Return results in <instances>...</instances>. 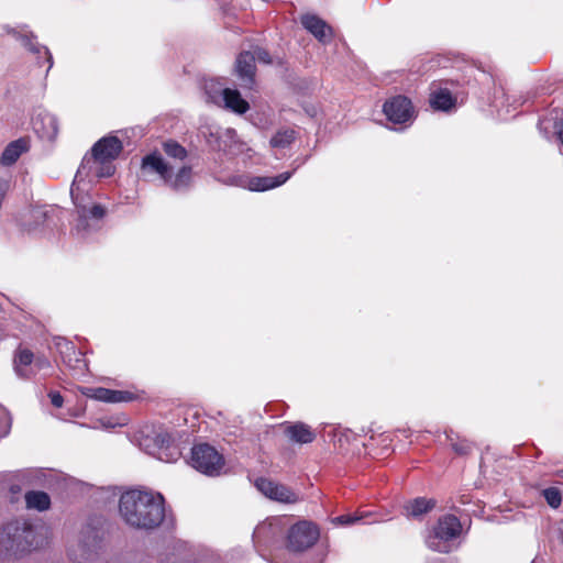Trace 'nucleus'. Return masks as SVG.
<instances>
[{
	"instance_id": "obj_34",
	"label": "nucleus",
	"mask_w": 563,
	"mask_h": 563,
	"mask_svg": "<svg viewBox=\"0 0 563 563\" xmlns=\"http://www.w3.org/2000/svg\"><path fill=\"white\" fill-rule=\"evenodd\" d=\"M273 500L285 503V504H295L298 501L297 495H267Z\"/></svg>"
},
{
	"instance_id": "obj_3",
	"label": "nucleus",
	"mask_w": 563,
	"mask_h": 563,
	"mask_svg": "<svg viewBox=\"0 0 563 563\" xmlns=\"http://www.w3.org/2000/svg\"><path fill=\"white\" fill-rule=\"evenodd\" d=\"M462 532L460 520L453 515H446L439 519L432 533L427 539L430 549L438 552H449V541L456 539Z\"/></svg>"
},
{
	"instance_id": "obj_33",
	"label": "nucleus",
	"mask_w": 563,
	"mask_h": 563,
	"mask_svg": "<svg viewBox=\"0 0 563 563\" xmlns=\"http://www.w3.org/2000/svg\"><path fill=\"white\" fill-rule=\"evenodd\" d=\"M272 527L269 525H261L255 528L253 533V540L257 544L262 542V538L266 536L271 531Z\"/></svg>"
},
{
	"instance_id": "obj_18",
	"label": "nucleus",
	"mask_w": 563,
	"mask_h": 563,
	"mask_svg": "<svg viewBox=\"0 0 563 563\" xmlns=\"http://www.w3.org/2000/svg\"><path fill=\"white\" fill-rule=\"evenodd\" d=\"M429 102L434 110L449 111L455 107L456 98L448 88H439L430 93Z\"/></svg>"
},
{
	"instance_id": "obj_16",
	"label": "nucleus",
	"mask_w": 563,
	"mask_h": 563,
	"mask_svg": "<svg viewBox=\"0 0 563 563\" xmlns=\"http://www.w3.org/2000/svg\"><path fill=\"white\" fill-rule=\"evenodd\" d=\"M33 361L34 353L30 349L22 347L20 345L14 352L13 357V365L16 375L21 378H31L33 375H35V372L32 367Z\"/></svg>"
},
{
	"instance_id": "obj_25",
	"label": "nucleus",
	"mask_w": 563,
	"mask_h": 563,
	"mask_svg": "<svg viewBox=\"0 0 563 563\" xmlns=\"http://www.w3.org/2000/svg\"><path fill=\"white\" fill-rule=\"evenodd\" d=\"M70 194H71L73 201L76 205V207L78 208V212L80 213L81 217L89 216L90 218H93V219H102L104 217L106 209L103 206L96 203L89 210H87L85 206H81L78 203V195L75 194V190L73 188H71Z\"/></svg>"
},
{
	"instance_id": "obj_30",
	"label": "nucleus",
	"mask_w": 563,
	"mask_h": 563,
	"mask_svg": "<svg viewBox=\"0 0 563 563\" xmlns=\"http://www.w3.org/2000/svg\"><path fill=\"white\" fill-rule=\"evenodd\" d=\"M107 493H152V490L143 485L134 486H110Z\"/></svg>"
},
{
	"instance_id": "obj_2",
	"label": "nucleus",
	"mask_w": 563,
	"mask_h": 563,
	"mask_svg": "<svg viewBox=\"0 0 563 563\" xmlns=\"http://www.w3.org/2000/svg\"><path fill=\"white\" fill-rule=\"evenodd\" d=\"M120 514L135 528L151 529L164 518L163 495H121Z\"/></svg>"
},
{
	"instance_id": "obj_12",
	"label": "nucleus",
	"mask_w": 563,
	"mask_h": 563,
	"mask_svg": "<svg viewBox=\"0 0 563 563\" xmlns=\"http://www.w3.org/2000/svg\"><path fill=\"white\" fill-rule=\"evenodd\" d=\"M300 23L321 43H328L333 37L332 27L316 14L307 13L301 15Z\"/></svg>"
},
{
	"instance_id": "obj_40",
	"label": "nucleus",
	"mask_w": 563,
	"mask_h": 563,
	"mask_svg": "<svg viewBox=\"0 0 563 563\" xmlns=\"http://www.w3.org/2000/svg\"><path fill=\"white\" fill-rule=\"evenodd\" d=\"M341 523H351L353 519L350 516H341L336 518Z\"/></svg>"
},
{
	"instance_id": "obj_23",
	"label": "nucleus",
	"mask_w": 563,
	"mask_h": 563,
	"mask_svg": "<svg viewBox=\"0 0 563 563\" xmlns=\"http://www.w3.org/2000/svg\"><path fill=\"white\" fill-rule=\"evenodd\" d=\"M192 177V168L191 166L185 165L178 169L175 177L170 173V180H165L164 183L168 185L174 190H179L183 188H187L190 185Z\"/></svg>"
},
{
	"instance_id": "obj_5",
	"label": "nucleus",
	"mask_w": 563,
	"mask_h": 563,
	"mask_svg": "<svg viewBox=\"0 0 563 563\" xmlns=\"http://www.w3.org/2000/svg\"><path fill=\"white\" fill-rule=\"evenodd\" d=\"M97 532L91 528L84 529L68 545V558L74 563H86L91 560L98 545Z\"/></svg>"
},
{
	"instance_id": "obj_19",
	"label": "nucleus",
	"mask_w": 563,
	"mask_h": 563,
	"mask_svg": "<svg viewBox=\"0 0 563 563\" xmlns=\"http://www.w3.org/2000/svg\"><path fill=\"white\" fill-rule=\"evenodd\" d=\"M224 104L228 109L238 114H244L249 111V102L242 98L236 89L225 88L222 92Z\"/></svg>"
},
{
	"instance_id": "obj_28",
	"label": "nucleus",
	"mask_w": 563,
	"mask_h": 563,
	"mask_svg": "<svg viewBox=\"0 0 563 563\" xmlns=\"http://www.w3.org/2000/svg\"><path fill=\"white\" fill-rule=\"evenodd\" d=\"M254 485L260 493H286L284 486H278L266 477L256 478Z\"/></svg>"
},
{
	"instance_id": "obj_44",
	"label": "nucleus",
	"mask_w": 563,
	"mask_h": 563,
	"mask_svg": "<svg viewBox=\"0 0 563 563\" xmlns=\"http://www.w3.org/2000/svg\"><path fill=\"white\" fill-rule=\"evenodd\" d=\"M560 477L563 478V470L560 472Z\"/></svg>"
},
{
	"instance_id": "obj_22",
	"label": "nucleus",
	"mask_w": 563,
	"mask_h": 563,
	"mask_svg": "<svg viewBox=\"0 0 563 563\" xmlns=\"http://www.w3.org/2000/svg\"><path fill=\"white\" fill-rule=\"evenodd\" d=\"M26 474L24 472H4L0 473V490H8V493H21L22 487L20 483L24 482Z\"/></svg>"
},
{
	"instance_id": "obj_15",
	"label": "nucleus",
	"mask_w": 563,
	"mask_h": 563,
	"mask_svg": "<svg viewBox=\"0 0 563 563\" xmlns=\"http://www.w3.org/2000/svg\"><path fill=\"white\" fill-rule=\"evenodd\" d=\"M292 172H284L277 176H253L249 178L246 188L251 191H266L284 185Z\"/></svg>"
},
{
	"instance_id": "obj_8",
	"label": "nucleus",
	"mask_w": 563,
	"mask_h": 563,
	"mask_svg": "<svg viewBox=\"0 0 563 563\" xmlns=\"http://www.w3.org/2000/svg\"><path fill=\"white\" fill-rule=\"evenodd\" d=\"M122 151L123 144L121 140L113 135L100 139L93 144L91 148L95 161L101 164L110 163L117 159Z\"/></svg>"
},
{
	"instance_id": "obj_39",
	"label": "nucleus",
	"mask_w": 563,
	"mask_h": 563,
	"mask_svg": "<svg viewBox=\"0 0 563 563\" xmlns=\"http://www.w3.org/2000/svg\"><path fill=\"white\" fill-rule=\"evenodd\" d=\"M114 172V167L111 166V165H108L106 167V172L104 173H101L100 176H111Z\"/></svg>"
},
{
	"instance_id": "obj_7",
	"label": "nucleus",
	"mask_w": 563,
	"mask_h": 563,
	"mask_svg": "<svg viewBox=\"0 0 563 563\" xmlns=\"http://www.w3.org/2000/svg\"><path fill=\"white\" fill-rule=\"evenodd\" d=\"M319 538V530L308 521L294 525L288 533V548L291 551L300 552L312 547Z\"/></svg>"
},
{
	"instance_id": "obj_32",
	"label": "nucleus",
	"mask_w": 563,
	"mask_h": 563,
	"mask_svg": "<svg viewBox=\"0 0 563 563\" xmlns=\"http://www.w3.org/2000/svg\"><path fill=\"white\" fill-rule=\"evenodd\" d=\"M252 54L255 55V60L257 59L258 62L264 63V64L272 63V57L265 48L257 46L254 48V52Z\"/></svg>"
},
{
	"instance_id": "obj_27",
	"label": "nucleus",
	"mask_w": 563,
	"mask_h": 563,
	"mask_svg": "<svg viewBox=\"0 0 563 563\" xmlns=\"http://www.w3.org/2000/svg\"><path fill=\"white\" fill-rule=\"evenodd\" d=\"M25 505L29 509L47 510L51 506L49 495H25Z\"/></svg>"
},
{
	"instance_id": "obj_37",
	"label": "nucleus",
	"mask_w": 563,
	"mask_h": 563,
	"mask_svg": "<svg viewBox=\"0 0 563 563\" xmlns=\"http://www.w3.org/2000/svg\"><path fill=\"white\" fill-rule=\"evenodd\" d=\"M43 53H44V55L46 57V60L48 63V68L47 69H49L53 66V56H52V54H51V52L48 51L47 47H43Z\"/></svg>"
},
{
	"instance_id": "obj_21",
	"label": "nucleus",
	"mask_w": 563,
	"mask_h": 563,
	"mask_svg": "<svg viewBox=\"0 0 563 563\" xmlns=\"http://www.w3.org/2000/svg\"><path fill=\"white\" fill-rule=\"evenodd\" d=\"M445 435L451 449L459 456H468L476 448L473 441L463 438L453 431L446 432Z\"/></svg>"
},
{
	"instance_id": "obj_26",
	"label": "nucleus",
	"mask_w": 563,
	"mask_h": 563,
	"mask_svg": "<svg viewBox=\"0 0 563 563\" xmlns=\"http://www.w3.org/2000/svg\"><path fill=\"white\" fill-rule=\"evenodd\" d=\"M163 151L168 157L184 161L188 156L187 150L175 140H167L162 144Z\"/></svg>"
},
{
	"instance_id": "obj_14",
	"label": "nucleus",
	"mask_w": 563,
	"mask_h": 563,
	"mask_svg": "<svg viewBox=\"0 0 563 563\" xmlns=\"http://www.w3.org/2000/svg\"><path fill=\"white\" fill-rule=\"evenodd\" d=\"M63 363L76 375H84L88 371L85 354L73 343H67L60 351Z\"/></svg>"
},
{
	"instance_id": "obj_17",
	"label": "nucleus",
	"mask_w": 563,
	"mask_h": 563,
	"mask_svg": "<svg viewBox=\"0 0 563 563\" xmlns=\"http://www.w3.org/2000/svg\"><path fill=\"white\" fill-rule=\"evenodd\" d=\"M437 505V501L433 498L427 496H419L411 500H409L404 506V514L408 518L418 519L423 515L431 511Z\"/></svg>"
},
{
	"instance_id": "obj_24",
	"label": "nucleus",
	"mask_w": 563,
	"mask_h": 563,
	"mask_svg": "<svg viewBox=\"0 0 563 563\" xmlns=\"http://www.w3.org/2000/svg\"><path fill=\"white\" fill-rule=\"evenodd\" d=\"M297 133L294 129H280L271 139L269 144L274 148H285L295 142Z\"/></svg>"
},
{
	"instance_id": "obj_36",
	"label": "nucleus",
	"mask_w": 563,
	"mask_h": 563,
	"mask_svg": "<svg viewBox=\"0 0 563 563\" xmlns=\"http://www.w3.org/2000/svg\"><path fill=\"white\" fill-rule=\"evenodd\" d=\"M549 506L558 508L562 503V495H544Z\"/></svg>"
},
{
	"instance_id": "obj_11",
	"label": "nucleus",
	"mask_w": 563,
	"mask_h": 563,
	"mask_svg": "<svg viewBox=\"0 0 563 563\" xmlns=\"http://www.w3.org/2000/svg\"><path fill=\"white\" fill-rule=\"evenodd\" d=\"M140 169L143 176L157 174L163 181L170 180V172L173 170L158 151L143 156Z\"/></svg>"
},
{
	"instance_id": "obj_43",
	"label": "nucleus",
	"mask_w": 563,
	"mask_h": 563,
	"mask_svg": "<svg viewBox=\"0 0 563 563\" xmlns=\"http://www.w3.org/2000/svg\"><path fill=\"white\" fill-rule=\"evenodd\" d=\"M27 493L35 494V493H42V492L41 490H29Z\"/></svg>"
},
{
	"instance_id": "obj_35",
	"label": "nucleus",
	"mask_w": 563,
	"mask_h": 563,
	"mask_svg": "<svg viewBox=\"0 0 563 563\" xmlns=\"http://www.w3.org/2000/svg\"><path fill=\"white\" fill-rule=\"evenodd\" d=\"M48 397L51 399V402L54 407L60 408L64 405V397L60 395L59 391H51L48 394Z\"/></svg>"
},
{
	"instance_id": "obj_41",
	"label": "nucleus",
	"mask_w": 563,
	"mask_h": 563,
	"mask_svg": "<svg viewBox=\"0 0 563 563\" xmlns=\"http://www.w3.org/2000/svg\"><path fill=\"white\" fill-rule=\"evenodd\" d=\"M32 211H33V212H35V213H40V214H41V216H43V217L45 216V213H44V212H42V211H40L38 209H33Z\"/></svg>"
},
{
	"instance_id": "obj_42",
	"label": "nucleus",
	"mask_w": 563,
	"mask_h": 563,
	"mask_svg": "<svg viewBox=\"0 0 563 563\" xmlns=\"http://www.w3.org/2000/svg\"><path fill=\"white\" fill-rule=\"evenodd\" d=\"M80 492L85 490L86 489V486L85 485H81L79 488H78Z\"/></svg>"
},
{
	"instance_id": "obj_9",
	"label": "nucleus",
	"mask_w": 563,
	"mask_h": 563,
	"mask_svg": "<svg viewBox=\"0 0 563 563\" xmlns=\"http://www.w3.org/2000/svg\"><path fill=\"white\" fill-rule=\"evenodd\" d=\"M235 75L241 87L251 89L255 84L256 65L255 55L250 51L241 52L235 59Z\"/></svg>"
},
{
	"instance_id": "obj_20",
	"label": "nucleus",
	"mask_w": 563,
	"mask_h": 563,
	"mask_svg": "<svg viewBox=\"0 0 563 563\" xmlns=\"http://www.w3.org/2000/svg\"><path fill=\"white\" fill-rule=\"evenodd\" d=\"M26 151L27 142L24 139L12 141L3 150L0 162L4 166H10Z\"/></svg>"
},
{
	"instance_id": "obj_10",
	"label": "nucleus",
	"mask_w": 563,
	"mask_h": 563,
	"mask_svg": "<svg viewBox=\"0 0 563 563\" xmlns=\"http://www.w3.org/2000/svg\"><path fill=\"white\" fill-rule=\"evenodd\" d=\"M80 393L87 398L108 404L128 402L134 399L133 394L130 391L104 387H81Z\"/></svg>"
},
{
	"instance_id": "obj_4",
	"label": "nucleus",
	"mask_w": 563,
	"mask_h": 563,
	"mask_svg": "<svg viewBox=\"0 0 563 563\" xmlns=\"http://www.w3.org/2000/svg\"><path fill=\"white\" fill-rule=\"evenodd\" d=\"M191 464L201 473H219L224 464L223 456L210 444H196L191 449Z\"/></svg>"
},
{
	"instance_id": "obj_29",
	"label": "nucleus",
	"mask_w": 563,
	"mask_h": 563,
	"mask_svg": "<svg viewBox=\"0 0 563 563\" xmlns=\"http://www.w3.org/2000/svg\"><path fill=\"white\" fill-rule=\"evenodd\" d=\"M12 419L10 412L0 406V439L9 434L11 430Z\"/></svg>"
},
{
	"instance_id": "obj_1",
	"label": "nucleus",
	"mask_w": 563,
	"mask_h": 563,
	"mask_svg": "<svg viewBox=\"0 0 563 563\" xmlns=\"http://www.w3.org/2000/svg\"><path fill=\"white\" fill-rule=\"evenodd\" d=\"M51 533L44 525L13 521L0 532V553L19 555L37 550L48 543Z\"/></svg>"
},
{
	"instance_id": "obj_31",
	"label": "nucleus",
	"mask_w": 563,
	"mask_h": 563,
	"mask_svg": "<svg viewBox=\"0 0 563 563\" xmlns=\"http://www.w3.org/2000/svg\"><path fill=\"white\" fill-rule=\"evenodd\" d=\"M32 367H33V371L36 373L37 371L49 368L51 362L44 355H38V356L34 355V361H33Z\"/></svg>"
},
{
	"instance_id": "obj_13",
	"label": "nucleus",
	"mask_w": 563,
	"mask_h": 563,
	"mask_svg": "<svg viewBox=\"0 0 563 563\" xmlns=\"http://www.w3.org/2000/svg\"><path fill=\"white\" fill-rule=\"evenodd\" d=\"M282 428L284 435L294 443L308 444L313 442L317 437L313 429L301 421L285 422Z\"/></svg>"
},
{
	"instance_id": "obj_6",
	"label": "nucleus",
	"mask_w": 563,
	"mask_h": 563,
	"mask_svg": "<svg viewBox=\"0 0 563 563\" xmlns=\"http://www.w3.org/2000/svg\"><path fill=\"white\" fill-rule=\"evenodd\" d=\"M383 112L387 120L394 124H407L415 118V108L411 100L406 96H394L383 104Z\"/></svg>"
},
{
	"instance_id": "obj_38",
	"label": "nucleus",
	"mask_w": 563,
	"mask_h": 563,
	"mask_svg": "<svg viewBox=\"0 0 563 563\" xmlns=\"http://www.w3.org/2000/svg\"><path fill=\"white\" fill-rule=\"evenodd\" d=\"M541 493H547V494H550V493H561V489L559 487H556V486H551V487L542 489Z\"/></svg>"
}]
</instances>
